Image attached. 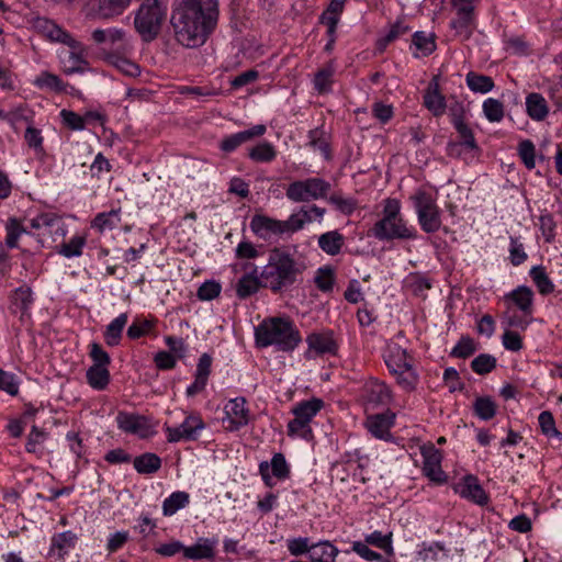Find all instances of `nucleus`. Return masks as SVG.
<instances>
[{"label":"nucleus","instance_id":"nucleus-4","mask_svg":"<svg viewBox=\"0 0 562 562\" xmlns=\"http://www.w3.org/2000/svg\"><path fill=\"white\" fill-rule=\"evenodd\" d=\"M379 240L415 239L416 229L408 226L401 214V203L396 199L384 200L382 217L371 228Z\"/></svg>","mask_w":562,"mask_h":562},{"label":"nucleus","instance_id":"nucleus-17","mask_svg":"<svg viewBox=\"0 0 562 562\" xmlns=\"http://www.w3.org/2000/svg\"><path fill=\"white\" fill-rule=\"evenodd\" d=\"M454 491L462 498L483 506L487 504L488 496L474 475H467L454 486Z\"/></svg>","mask_w":562,"mask_h":562},{"label":"nucleus","instance_id":"nucleus-9","mask_svg":"<svg viewBox=\"0 0 562 562\" xmlns=\"http://www.w3.org/2000/svg\"><path fill=\"white\" fill-rule=\"evenodd\" d=\"M420 228L427 233H436L441 227V212L436 199L425 190H417L412 196Z\"/></svg>","mask_w":562,"mask_h":562},{"label":"nucleus","instance_id":"nucleus-28","mask_svg":"<svg viewBox=\"0 0 562 562\" xmlns=\"http://www.w3.org/2000/svg\"><path fill=\"white\" fill-rule=\"evenodd\" d=\"M262 286L261 272L258 276L255 267L250 273L244 274L236 284V293L239 299H246L255 294Z\"/></svg>","mask_w":562,"mask_h":562},{"label":"nucleus","instance_id":"nucleus-21","mask_svg":"<svg viewBox=\"0 0 562 562\" xmlns=\"http://www.w3.org/2000/svg\"><path fill=\"white\" fill-rule=\"evenodd\" d=\"M212 361L213 359L209 353L201 355L196 364L194 381L187 387V396L192 397L205 389L211 374Z\"/></svg>","mask_w":562,"mask_h":562},{"label":"nucleus","instance_id":"nucleus-26","mask_svg":"<svg viewBox=\"0 0 562 562\" xmlns=\"http://www.w3.org/2000/svg\"><path fill=\"white\" fill-rule=\"evenodd\" d=\"M30 225L33 229H45L48 233H53L55 229L56 233L60 232L61 236L66 233L61 217L53 212L37 214L35 217L31 218Z\"/></svg>","mask_w":562,"mask_h":562},{"label":"nucleus","instance_id":"nucleus-20","mask_svg":"<svg viewBox=\"0 0 562 562\" xmlns=\"http://www.w3.org/2000/svg\"><path fill=\"white\" fill-rule=\"evenodd\" d=\"M267 131L266 125L258 124L254 125L249 130H245L232 135L226 136L220 143V149L224 153H232L236 150L240 145L251 140L255 137L262 136Z\"/></svg>","mask_w":562,"mask_h":562},{"label":"nucleus","instance_id":"nucleus-63","mask_svg":"<svg viewBox=\"0 0 562 562\" xmlns=\"http://www.w3.org/2000/svg\"><path fill=\"white\" fill-rule=\"evenodd\" d=\"M509 259L514 266H519L527 259L524 245L517 237H510Z\"/></svg>","mask_w":562,"mask_h":562},{"label":"nucleus","instance_id":"nucleus-34","mask_svg":"<svg viewBox=\"0 0 562 562\" xmlns=\"http://www.w3.org/2000/svg\"><path fill=\"white\" fill-rule=\"evenodd\" d=\"M77 536L72 531H64L56 533L52 538L50 552L58 550V557L64 558L71 549L75 548Z\"/></svg>","mask_w":562,"mask_h":562},{"label":"nucleus","instance_id":"nucleus-41","mask_svg":"<svg viewBox=\"0 0 562 562\" xmlns=\"http://www.w3.org/2000/svg\"><path fill=\"white\" fill-rule=\"evenodd\" d=\"M34 86L42 90H48L54 92H63L66 89V85L57 76L48 71H42L33 81Z\"/></svg>","mask_w":562,"mask_h":562},{"label":"nucleus","instance_id":"nucleus-15","mask_svg":"<svg viewBox=\"0 0 562 562\" xmlns=\"http://www.w3.org/2000/svg\"><path fill=\"white\" fill-rule=\"evenodd\" d=\"M224 409L226 414L225 420L228 423L227 429L232 431L238 430L249 423L250 412L245 397L231 400Z\"/></svg>","mask_w":562,"mask_h":562},{"label":"nucleus","instance_id":"nucleus-24","mask_svg":"<svg viewBox=\"0 0 562 562\" xmlns=\"http://www.w3.org/2000/svg\"><path fill=\"white\" fill-rule=\"evenodd\" d=\"M424 105L437 117L443 115L446 112V99L439 92V85L436 77L429 82L424 93Z\"/></svg>","mask_w":562,"mask_h":562},{"label":"nucleus","instance_id":"nucleus-11","mask_svg":"<svg viewBox=\"0 0 562 562\" xmlns=\"http://www.w3.org/2000/svg\"><path fill=\"white\" fill-rule=\"evenodd\" d=\"M308 346L304 357L308 360L326 355L335 356L338 351V344L331 330L314 331L306 337Z\"/></svg>","mask_w":562,"mask_h":562},{"label":"nucleus","instance_id":"nucleus-27","mask_svg":"<svg viewBox=\"0 0 562 562\" xmlns=\"http://www.w3.org/2000/svg\"><path fill=\"white\" fill-rule=\"evenodd\" d=\"M451 2L458 11V19L451 22V26L458 32H465L469 34L473 14L472 3L474 1L451 0Z\"/></svg>","mask_w":562,"mask_h":562},{"label":"nucleus","instance_id":"nucleus-48","mask_svg":"<svg viewBox=\"0 0 562 562\" xmlns=\"http://www.w3.org/2000/svg\"><path fill=\"white\" fill-rule=\"evenodd\" d=\"M483 113L490 122H501L504 117L503 103L494 98H488L483 102Z\"/></svg>","mask_w":562,"mask_h":562},{"label":"nucleus","instance_id":"nucleus-60","mask_svg":"<svg viewBox=\"0 0 562 562\" xmlns=\"http://www.w3.org/2000/svg\"><path fill=\"white\" fill-rule=\"evenodd\" d=\"M0 390L11 396L18 395L19 381L16 376L11 372L0 369Z\"/></svg>","mask_w":562,"mask_h":562},{"label":"nucleus","instance_id":"nucleus-46","mask_svg":"<svg viewBox=\"0 0 562 562\" xmlns=\"http://www.w3.org/2000/svg\"><path fill=\"white\" fill-rule=\"evenodd\" d=\"M531 322V316H525L522 313L519 315L517 313H510V306H508L507 312L504 313L502 317V325L508 328H518L525 330Z\"/></svg>","mask_w":562,"mask_h":562},{"label":"nucleus","instance_id":"nucleus-38","mask_svg":"<svg viewBox=\"0 0 562 562\" xmlns=\"http://www.w3.org/2000/svg\"><path fill=\"white\" fill-rule=\"evenodd\" d=\"M468 88L475 93H487L494 88V81L490 76L470 71L465 76Z\"/></svg>","mask_w":562,"mask_h":562},{"label":"nucleus","instance_id":"nucleus-56","mask_svg":"<svg viewBox=\"0 0 562 562\" xmlns=\"http://www.w3.org/2000/svg\"><path fill=\"white\" fill-rule=\"evenodd\" d=\"M476 350L474 340L469 337H461L458 344L451 350V356L456 358L465 359L472 356Z\"/></svg>","mask_w":562,"mask_h":562},{"label":"nucleus","instance_id":"nucleus-39","mask_svg":"<svg viewBox=\"0 0 562 562\" xmlns=\"http://www.w3.org/2000/svg\"><path fill=\"white\" fill-rule=\"evenodd\" d=\"M105 60L126 76L136 77L140 72L138 65L116 53H108Z\"/></svg>","mask_w":562,"mask_h":562},{"label":"nucleus","instance_id":"nucleus-50","mask_svg":"<svg viewBox=\"0 0 562 562\" xmlns=\"http://www.w3.org/2000/svg\"><path fill=\"white\" fill-rule=\"evenodd\" d=\"M413 45L420 53L422 56L430 55L436 48L434 37L424 32H416L413 35Z\"/></svg>","mask_w":562,"mask_h":562},{"label":"nucleus","instance_id":"nucleus-37","mask_svg":"<svg viewBox=\"0 0 562 562\" xmlns=\"http://www.w3.org/2000/svg\"><path fill=\"white\" fill-rule=\"evenodd\" d=\"M89 385L94 390H104L110 382L108 367L91 366L86 373Z\"/></svg>","mask_w":562,"mask_h":562},{"label":"nucleus","instance_id":"nucleus-43","mask_svg":"<svg viewBox=\"0 0 562 562\" xmlns=\"http://www.w3.org/2000/svg\"><path fill=\"white\" fill-rule=\"evenodd\" d=\"M335 67L333 63H328L325 67L319 69L314 77V88L319 93H325L330 90L333 83V76Z\"/></svg>","mask_w":562,"mask_h":562},{"label":"nucleus","instance_id":"nucleus-55","mask_svg":"<svg viewBox=\"0 0 562 562\" xmlns=\"http://www.w3.org/2000/svg\"><path fill=\"white\" fill-rule=\"evenodd\" d=\"M538 422L543 435L562 439V434L557 429L553 415L550 412H541Z\"/></svg>","mask_w":562,"mask_h":562},{"label":"nucleus","instance_id":"nucleus-7","mask_svg":"<svg viewBox=\"0 0 562 562\" xmlns=\"http://www.w3.org/2000/svg\"><path fill=\"white\" fill-rule=\"evenodd\" d=\"M167 4L160 0H144L135 12L134 26L143 41L157 37L167 18Z\"/></svg>","mask_w":562,"mask_h":562},{"label":"nucleus","instance_id":"nucleus-3","mask_svg":"<svg viewBox=\"0 0 562 562\" xmlns=\"http://www.w3.org/2000/svg\"><path fill=\"white\" fill-rule=\"evenodd\" d=\"M255 338L258 347L276 346L281 351H292L302 337L292 321L281 317L265 319L255 329Z\"/></svg>","mask_w":562,"mask_h":562},{"label":"nucleus","instance_id":"nucleus-47","mask_svg":"<svg viewBox=\"0 0 562 562\" xmlns=\"http://www.w3.org/2000/svg\"><path fill=\"white\" fill-rule=\"evenodd\" d=\"M308 144L314 149L319 150L326 158L329 157V145L327 142V134L323 127H317L308 133Z\"/></svg>","mask_w":562,"mask_h":562},{"label":"nucleus","instance_id":"nucleus-18","mask_svg":"<svg viewBox=\"0 0 562 562\" xmlns=\"http://www.w3.org/2000/svg\"><path fill=\"white\" fill-rule=\"evenodd\" d=\"M270 470L272 472V475L278 480H285L290 475L289 464L285 460V457L282 453H274L270 463H268L267 461H262L259 464V472L262 476L263 482L269 487H272L274 483L272 482V477L269 473Z\"/></svg>","mask_w":562,"mask_h":562},{"label":"nucleus","instance_id":"nucleus-8","mask_svg":"<svg viewBox=\"0 0 562 562\" xmlns=\"http://www.w3.org/2000/svg\"><path fill=\"white\" fill-rule=\"evenodd\" d=\"M323 406L324 402L316 397L297 403L292 408L294 419L290 420L288 424V435L291 437H301L306 440L312 439L313 430L311 428V422Z\"/></svg>","mask_w":562,"mask_h":562},{"label":"nucleus","instance_id":"nucleus-33","mask_svg":"<svg viewBox=\"0 0 562 562\" xmlns=\"http://www.w3.org/2000/svg\"><path fill=\"white\" fill-rule=\"evenodd\" d=\"M526 109L528 115L536 121H542L549 112L546 99L536 92L526 98Z\"/></svg>","mask_w":562,"mask_h":562},{"label":"nucleus","instance_id":"nucleus-44","mask_svg":"<svg viewBox=\"0 0 562 562\" xmlns=\"http://www.w3.org/2000/svg\"><path fill=\"white\" fill-rule=\"evenodd\" d=\"M86 245V237L76 235L69 241L63 243L57 247V252L66 258L79 257Z\"/></svg>","mask_w":562,"mask_h":562},{"label":"nucleus","instance_id":"nucleus-64","mask_svg":"<svg viewBox=\"0 0 562 562\" xmlns=\"http://www.w3.org/2000/svg\"><path fill=\"white\" fill-rule=\"evenodd\" d=\"M153 328V323L147 319H136L127 328V337L131 339L140 338L149 333Z\"/></svg>","mask_w":562,"mask_h":562},{"label":"nucleus","instance_id":"nucleus-22","mask_svg":"<svg viewBox=\"0 0 562 562\" xmlns=\"http://www.w3.org/2000/svg\"><path fill=\"white\" fill-rule=\"evenodd\" d=\"M533 292L527 285H519L505 294V302L514 304L525 316H531L533 312Z\"/></svg>","mask_w":562,"mask_h":562},{"label":"nucleus","instance_id":"nucleus-13","mask_svg":"<svg viewBox=\"0 0 562 562\" xmlns=\"http://www.w3.org/2000/svg\"><path fill=\"white\" fill-rule=\"evenodd\" d=\"M205 424L198 414L189 415L178 427H166L167 439L169 442L180 440H195L199 431L204 429Z\"/></svg>","mask_w":562,"mask_h":562},{"label":"nucleus","instance_id":"nucleus-40","mask_svg":"<svg viewBox=\"0 0 562 562\" xmlns=\"http://www.w3.org/2000/svg\"><path fill=\"white\" fill-rule=\"evenodd\" d=\"M529 274L540 294L548 295L554 291V284L546 272L544 267L535 266L530 269Z\"/></svg>","mask_w":562,"mask_h":562},{"label":"nucleus","instance_id":"nucleus-5","mask_svg":"<svg viewBox=\"0 0 562 562\" xmlns=\"http://www.w3.org/2000/svg\"><path fill=\"white\" fill-rule=\"evenodd\" d=\"M305 216V212L302 215L292 213L288 220L282 221L265 214H255L250 220V229L258 238L266 241L288 239L304 228L305 221L308 220Z\"/></svg>","mask_w":562,"mask_h":562},{"label":"nucleus","instance_id":"nucleus-49","mask_svg":"<svg viewBox=\"0 0 562 562\" xmlns=\"http://www.w3.org/2000/svg\"><path fill=\"white\" fill-rule=\"evenodd\" d=\"M496 367V358L488 353H481L471 362L472 370L477 374H487Z\"/></svg>","mask_w":562,"mask_h":562},{"label":"nucleus","instance_id":"nucleus-53","mask_svg":"<svg viewBox=\"0 0 562 562\" xmlns=\"http://www.w3.org/2000/svg\"><path fill=\"white\" fill-rule=\"evenodd\" d=\"M7 231V237H5V244L10 248L18 247V239L19 237L26 233V229L24 226L16 220V218H10L9 222L5 225Z\"/></svg>","mask_w":562,"mask_h":562},{"label":"nucleus","instance_id":"nucleus-31","mask_svg":"<svg viewBox=\"0 0 562 562\" xmlns=\"http://www.w3.org/2000/svg\"><path fill=\"white\" fill-rule=\"evenodd\" d=\"M339 550L329 541H319L312 544L310 559L312 562H335Z\"/></svg>","mask_w":562,"mask_h":562},{"label":"nucleus","instance_id":"nucleus-42","mask_svg":"<svg viewBox=\"0 0 562 562\" xmlns=\"http://www.w3.org/2000/svg\"><path fill=\"white\" fill-rule=\"evenodd\" d=\"M248 157L255 162H271L277 157V150L271 143L261 142L249 149Z\"/></svg>","mask_w":562,"mask_h":562},{"label":"nucleus","instance_id":"nucleus-25","mask_svg":"<svg viewBox=\"0 0 562 562\" xmlns=\"http://www.w3.org/2000/svg\"><path fill=\"white\" fill-rule=\"evenodd\" d=\"M364 397L367 403L373 406L387 405L391 401V391L385 383L371 380L364 386Z\"/></svg>","mask_w":562,"mask_h":562},{"label":"nucleus","instance_id":"nucleus-57","mask_svg":"<svg viewBox=\"0 0 562 562\" xmlns=\"http://www.w3.org/2000/svg\"><path fill=\"white\" fill-rule=\"evenodd\" d=\"M352 551L359 557L370 562H389L382 554L375 552L369 548V544L361 541H355L352 543Z\"/></svg>","mask_w":562,"mask_h":562},{"label":"nucleus","instance_id":"nucleus-10","mask_svg":"<svg viewBox=\"0 0 562 562\" xmlns=\"http://www.w3.org/2000/svg\"><path fill=\"white\" fill-rule=\"evenodd\" d=\"M330 190V183L323 178H307L290 183L285 190L286 198L294 202H311L323 199Z\"/></svg>","mask_w":562,"mask_h":562},{"label":"nucleus","instance_id":"nucleus-29","mask_svg":"<svg viewBox=\"0 0 562 562\" xmlns=\"http://www.w3.org/2000/svg\"><path fill=\"white\" fill-rule=\"evenodd\" d=\"M345 245V237L338 231H330L318 237V247L329 256H337Z\"/></svg>","mask_w":562,"mask_h":562},{"label":"nucleus","instance_id":"nucleus-35","mask_svg":"<svg viewBox=\"0 0 562 562\" xmlns=\"http://www.w3.org/2000/svg\"><path fill=\"white\" fill-rule=\"evenodd\" d=\"M133 464L138 473L151 474L160 469L161 460L157 454L147 452L136 457Z\"/></svg>","mask_w":562,"mask_h":562},{"label":"nucleus","instance_id":"nucleus-19","mask_svg":"<svg viewBox=\"0 0 562 562\" xmlns=\"http://www.w3.org/2000/svg\"><path fill=\"white\" fill-rule=\"evenodd\" d=\"M216 538L200 537L192 546H184L183 558L187 560H213L216 555Z\"/></svg>","mask_w":562,"mask_h":562},{"label":"nucleus","instance_id":"nucleus-2","mask_svg":"<svg viewBox=\"0 0 562 562\" xmlns=\"http://www.w3.org/2000/svg\"><path fill=\"white\" fill-rule=\"evenodd\" d=\"M306 263L301 257H295L286 247H273L269 251L266 266L261 269L262 288L273 293L290 290L302 282Z\"/></svg>","mask_w":562,"mask_h":562},{"label":"nucleus","instance_id":"nucleus-14","mask_svg":"<svg viewBox=\"0 0 562 562\" xmlns=\"http://www.w3.org/2000/svg\"><path fill=\"white\" fill-rule=\"evenodd\" d=\"M116 423L122 431L137 435L140 438H148L154 434L148 419L142 415L119 412Z\"/></svg>","mask_w":562,"mask_h":562},{"label":"nucleus","instance_id":"nucleus-23","mask_svg":"<svg viewBox=\"0 0 562 562\" xmlns=\"http://www.w3.org/2000/svg\"><path fill=\"white\" fill-rule=\"evenodd\" d=\"M394 418L393 413L371 415L367 418L366 426L375 438L389 440L392 437L390 429L394 424Z\"/></svg>","mask_w":562,"mask_h":562},{"label":"nucleus","instance_id":"nucleus-30","mask_svg":"<svg viewBox=\"0 0 562 562\" xmlns=\"http://www.w3.org/2000/svg\"><path fill=\"white\" fill-rule=\"evenodd\" d=\"M128 321L127 313H122L115 317L105 328L104 341L108 346H117L122 339V333Z\"/></svg>","mask_w":562,"mask_h":562},{"label":"nucleus","instance_id":"nucleus-36","mask_svg":"<svg viewBox=\"0 0 562 562\" xmlns=\"http://www.w3.org/2000/svg\"><path fill=\"white\" fill-rule=\"evenodd\" d=\"M190 502V496L187 492L177 491L170 494L162 503V514L165 516H172L179 509L184 508Z\"/></svg>","mask_w":562,"mask_h":562},{"label":"nucleus","instance_id":"nucleus-59","mask_svg":"<svg viewBox=\"0 0 562 562\" xmlns=\"http://www.w3.org/2000/svg\"><path fill=\"white\" fill-rule=\"evenodd\" d=\"M518 153L526 168L529 170L533 169L536 166V147L533 143L529 139L522 140L519 144Z\"/></svg>","mask_w":562,"mask_h":562},{"label":"nucleus","instance_id":"nucleus-61","mask_svg":"<svg viewBox=\"0 0 562 562\" xmlns=\"http://www.w3.org/2000/svg\"><path fill=\"white\" fill-rule=\"evenodd\" d=\"M222 286L216 281H205L198 289L196 296L201 301H211L217 297L221 293Z\"/></svg>","mask_w":562,"mask_h":562},{"label":"nucleus","instance_id":"nucleus-16","mask_svg":"<svg viewBox=\"0 0 562 562\" xmlns=\"http://www.w3.org/2000/svg\"><path fill=\"white\" fill-rule=\"evenodd\" d=\"M424 458L423 473L432 482L441 484L446 482L447 476L441 469V453L434 446L422 450Z\"/></svg>","mask_w":562,"mask_h":562},{"label":"nucleus","instance_id":"nucleus-62","mask_svg":"<svg viewBox=\"0 0 562 562\" xmlns=\"http://www.w3.org/2000/svg\"><path fill=\"white\" fill-rule=\"evenodd\" d=\"M286 548L289 552L294 555L299 557L305 553H311L312 544H310L308 538H292L286 541Z\"/></svg>","mask_w":562,"mask_h":562},{"label":"nucleus","instance_id":"nucleus-6","mask_svg":"<svg viewBox=\"0 0 562 562\" xmlns=\"http://www.w3.org/2000/svg\"><path fill=\"white\" fill-rule=\"evenodd\" d=\"M385 364L396 383L406 392L416 390L419 374L415 367L414 357L397 344L390 345L384 356Z\"/></svg>","mask_w":562,"mask_h":562},{"label":"nucleus","instance_id":"nucleus-51","mask_svg":"<svg viewBox=\"0 0 562 562\" xmlns=\"http://www.w3.org/2000/svg\"><path fill=\"white\" fill-rule=\"evenodd\" d=\"M12 303L22 312L27 311L33 303V293L31 288L27 285H22L15 289L12 295Z\"/></svg>","mask_w":562,"mask_h":562},{"label":"nucleus","instance_id":"nucleus-32","mask_svg":"<svg viewBox=\"0 0 562 562\" xmlns=\"http://www.w3.org/2000/svg\"><path fill=\"white\" fill-rule=\"evenodd\" d=\"M121 223V209L111 210L110 212H102L95 215L91 222V227L99 233L112 231Z\"/></svg>","mask_w":562,"mask_h":562},{"label":"nucleus","instance_id":"nucleus-1","mask_svg":"<svg viewBox=\"0 0 562 562\" xmlns=\"http://www.w3.org/2000/svg\"><path fill=\"white\" fill-rule=\"evenodd\" d=\"M218 0H179L171 13L175 37L184 47L202 46L215 30Z\"/></svg>","mask_w":562,"mask_h":562},{"label":"nucleus","instance_id":"nucleus-52","mask_svg":"<svg viewBox=\"0 0 562 562\" xmlns=\"http://www.w3.org/2000/svg\"><path fill=\"white\" fill-rule=\"evenodd\" d=\"M406 286L417 296H424L425 292L431 288V283L428 278L415 273L406 279Z\"/></svg>","mask_w":562,"mask_h":562},{"label":"nucleus","instance_id":"nucleus-54","mask_svg":"<svg viewBox=\"0 0 562 562\" xmlns=\"http://www.w3.org/2000/svg\"><path fill=\"white\" fill-rule=\"evenodd\" d=\"M364 542L386 551L389 555L393 554L391 535H383L381 531H373L366 536Z\"/></svg>","mask_w":562,"mask_h":562},{"label":"nucleus","instance_id":"nucleus-45","mask_svg":"<svg viewBox=\"0 0 562 562\" xmlns=\"http://www.w3.org/2000/svg\"><path fill=\"white\" fill-rule=\"evenodd\" d=\"M474 413L483 420L492 419L496 414V404L491 397H477L473 404Z\"/></svg>","mask_w":562,"mask_h":562},{"label":"nucleus","instance_id":"nucleus-12","mask_svg":"<svg viewBox=\"0 0 562 562\" xmlns=\"http://www.w3.org/2000/svg\"><path fill=\"white\" fill-rule=\"evenodd\" d=\"M132 0H88L87 16L94 20H111L120 16Z\"/></svg>","mask_w":562,"mask_h":562},{"label":"nucleus","instance_id":"nucleus-58","mask_svg":"<svg viewBox=\"0 0 562 562\" xmlns=\"http://www.w3.org/2000/svg\"><path fill=\"white\" fill-rule=\"evenodd\" d=\"M47 432L43 429H40L37 426H33L25 445V449L30 453H36L38 447L47 439Z\"/></svg>","mask_w":562,"mask_h":562}]
</instances>
